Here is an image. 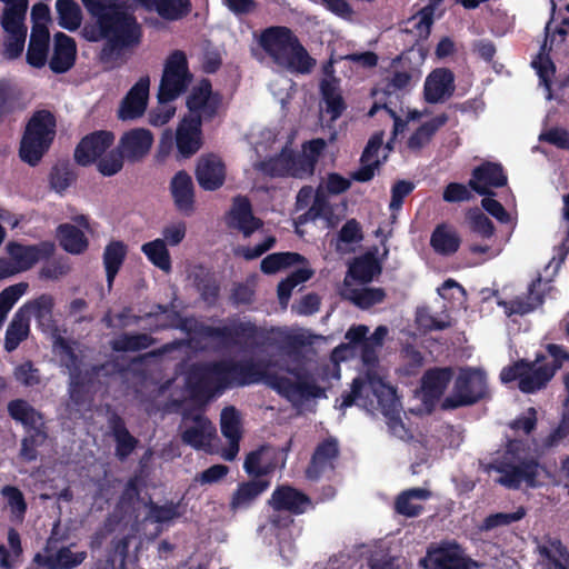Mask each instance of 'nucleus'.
<instances>
[{"instance_id": "f257e3e1", "label": "nucleus", "mask_w": 569, "mask_h": 569, "mask_svg": "<svg viewBox=\"0 0 569 569\" xmlns=\"http://www.w3.org/2000/svg\"><path fill=\"white\" fill-rule=\"evenodd\" d=\"M88 13L96 19V26L84 27L88 41L104 40L99 59L110 68L119 67L124 50L141 43L142 28L137 18L127 11L118 0H81Z\"/></svg>"}, {"instance_id": "f03ea898", "label": "nucleus", "mask_w": 569, "mask_h": 569, "mask_svg": "<svg viewBox=\"0 0 569 569\" xmlns=\"http://www.w3.org/2000/svg\"><path fill=\"white\" fill-rule=\"evenodd\" d=\"M550 362H546L547 356L537 352L532 361L519 360L512 366L503 368L500 372L502 382L518 381V388L523 393H536L545 389L556 373L569 361V351L562 345L548 343L545 347Z\"/></svg>"}, {"instance_id": "7ed1b4c3", "label": "nucleus", "mask_w": 569, "mask_h": 569, "mask_svg": "<svg viewBox=\"0 0 569 569\" xmlns=\"http://www.w3.org/2000/svg\"><path fill=\"white\" fill-rule=\"evenodd\" d=\"M248 359L214 361L192 371L189 390L193 399L208 400L214 389L256 385Z\"/></svg>"}, {"instance_id": "20e7f679", "label": "nucleus", "mask_w": 569, "mask_h": 569, "mask_svg": "<svg viewBox=\"0 0 569 569\" xmlns=\"http://www.w3.org/2000/svg\"><path fill=\"white\" fill-rule=\"evenodd\" d=\"M259 44L272 61L291 72L308 74L316 66L313 59L298 37L288 27L273 26L264 29Z\"/></svg>"}, {"instance_id": "39448f33", "label": "nucleus", "mask_w": 569, "mask_h": 569, "mask_svg": "<svg viewBox=\"0 0 569 569\" xmlns=\"http://www.w3.org/2000/svg\"><path fill=\"white\" fill-rule=\"evenodd\" d=\"M57 132V119L47 109L37 110L28 120L19 148L20 159L37 166L50 149Z\"/></svg>"}, {"instance_id": "423d86ee", "label": "nucleus", "mask_w": 569, "mask_h": 569, "mask_svg": "<svg viewBox=\"0 0 569 569\" xmlns=\"http://www.w3.org/2000/svg\"><path fill=\"white\" fill-rule=\"evenodd\" d=\"M248 361L253 366L251 372L254 383L263 382L289 401H295L297 398H320L325 395L323 389L316 382H293L290 378L271 371V368L277 366V362L271 359L261 358L254 360L253 358H248Z\"/></svg>"}, {"instance_id": "0eeeda50", "label": "nucleus", "mask_w": 569, "mask_h": 569, "mask_svg": "<svg viewBox=\"0 0 569 569\" xmlns=\"http://www.w3.org/2000/svg\"><path fill=\"white\" fill-rule=\"evenodd\" d=\"M192 81L188 59L183 51H172L164 63L158 90V101L161 104L171 102L184 93Z\"/></svg>"}, {"instance_id": "6e6552de", "label": "nucleus", "mask_w": 569, "mask_h": 569, "mask_svg": "<svg viewBox=\"0 0 569 569\" xmlns=\"http://www.w3.org/2000/svg\"><path fill=\"white\" fill-rule=\"evenodd\" d=\"M543 470L535 457H515L510 462L500 461V485L510 489H519L522 485L538 488L542 485L539 478Z\"/></svg>"}, {"instance_id": "1a4fd4ad", "label": "nucleus", "mask_w": 569, "mask_h": 569, "mask_svg": "<svg viewBox=\"0 0 569 569\" xmlns=\"http://www.w3.org/2000/svg\"><path fill=\"white\" fill-rule=\"evenodd\" d=\"M485 373L479 369H462L455 382L453 393L443 401L446 409H456L479 401L486 393Z\"/></svg>"}, {"instance_id": "9d476101", "label": "nucleus", "mask_w": 569, "mask_h": 569, "mask_svg": "<svg viewBox=\"0 0 569 569\" xmlns=\"http://www.w3.org/2000/svg\"><path fill=\"white\" fill-rule=\"evenodd\" d=\"M221 103V93L212 90L209 79H202L187 97L186 106L190 111L187 118H199L202 123L210 122L218 116Z\"/></svg>"}, {"instance_id": "9b49d317", "label": "nucleus", "mask_w": 569, "mask_h": 569, "mask_svg": "<svg viewBox=\"0 0 569 569\" xmlns=\"http://www.w3.org/2000/svg\"><path fill=\"white\" fill-rule=\"evenodd\" d=\"M114 140V133L109 130H96L86 134L74 148V162L81 167L92 166L112 147Z\"/></svg>"}, {"instance_id": "f8f14e48", "label": "nucleus", "mask_w": 569, "mask_h": 569, "mask_svg": "<svg viewBox=\"0 0 569 569\" xmlns=\"http://www.w3.org/2000/svg\"><path fill=\"white\" fill-rule=\"evenodd\" d=\"M6 250L20 273L30 270L40 260H49L54 254L56 244L49 240L36 244L10 241L7 243Z\"/></svg>"}, {"instance_id": "ddd939ff", "label": "nucleus", "mask_w": 569, "mask_h": 569, "mask_svg": "<svg viewBox=\"0 0 569 569\" xmlns=\"http://www.w3.org/2000/svg\"><path fill=\"white\" fill-rule=\"evenodd\" d=\"M200 333L207 338L219 339L227 346H241L256 339L258 328L250 321L230 320L222 327L202 326Z\"/></svg>"}, {"instance_id": "4468645a", "label": "nucleus", "mask_w": 569, "mask_h": 569, "mask_svg": "<svg viewBox=\"0 0 569 569\" xmlns=\"http://www.w3.org/2000/svg\"><path fill=\"white\" fill-rule=\"evenodd\" d=\"M182 420L186 427L180 437L184 445L196 450L210 445V441L216 436V428L208 417L201 412L191 415L186 411L182 415Z\"/></svg>"}, {"instance_id": "2eb2a0df", "label": "nucleus", "mask_w": 569, "mask_h": 569, "mask_svg": "<svg viewBox=\"0 0 569 569\" xmlns=\"http://www.w3.org/2000/svg\"><path fill=\"white\" fill-rule=\"evenodd\" d=\"M421 565L426 569H472L478 566L475 560L466 557L458 546L428 550Z\"/></svg>"}, {"instance_id": "dca6fc26", "label": "nucleus", "mask_w": 569, "mask_h": 569, "mask_svg": "<svg viewBox=\"0 0 569 569\" xmlns=\"http://www.w3.org/2000/svg\"><path fill=\"white\" fill-rule=\"evenodd\" d=\"M542 277L538 274L528 284L527 293L523 296H517L509 301L500 300V307H503L507 317L512 316H526L541 309L546 301V293L539 291L541 286Z\"/></svg>"}, {"instance_id": "f3484780", "label": "nucleus", "mask_w": 569, "mask_h": 569, "mask_svg": "<svg viewBox=\"0 0 569 569\" xmlns=\"http://www.w3.org/2000/svg\"><path fill=\"white\" fill-rule=\"evenodd\" d=\"M194 176L201 189L216 191L226 181V166L220 157L213 153L203 154L197 161Z\"/></svg>"}, {"instance_id": "a211bd4d", "label": "nucleus", "mask_w": 569, "mask_h": 569, "mask_svg": "<svg viewBox=\"0 0 569 569\" xmlns=\"http://www.w3.org/2000/svg\"><path fill=\"white\" fill-rule=\"evenodd\" d=\"M150 78L141 77L127 92L120 103L118 118L121 120H133L140 118L148 104Z\"/></svg>"}, {"instance_id": "6ab92c4d", "label": "nucleus", "mask_w": 569, "mask_h": 569, "mask_svg": "<svg viewBox=\"0 0 569 569\" xmlns=\"http://www.w3.org/2000/svg\"><path fill=\"white\" fill-rule=\"evenodd\" d=\"M170 194L176 209L184 216H190L196 209V190L191 176L186 170H179L169 183Z\"/></svg>"}, {"instance_id": "aec40b11", "label": "nucleus", "mask_w": 569, "mask_h": 569, "mask_svg": "<svg viewBox=\"0 0 569 569\" xmlns=\"http://www.w3.org/2000/svg\"><path fill=\"white\" fill-rule=\"evenodd\" d=\"M274 511H288L291 515H302L311 505V499L305 492L289 486H278L269 500Z\"/></svg>"}, {"instance_id": "412c9836", "label": "nucleus", "mask_w": 569, "mask_h": 569, "mask_svg": "<svg viewBox=\"0 0 569 569\" xmlns=\"http://www.w3.org/2000/svg\"><path fill=\"white\" fill-rule=\"evenodd\" d=\"M338 440L328 437L317 445L306 469V477L316 481L320 479L328 468H333V461L339 457Z\"/></svg>"}, {"instance_id": "4be33fe9", "label": "nucleus", "mask_w": 569, "mask_h": 569, "mask_svg": "<svg viewBox=\"0 0 569 569\" xmlns=\"http://www.w3.org/2000/svg\"><path fill=\"white\" fill-rule=\"evenodd\" d=\"M228 226L239 230L244 238L261 229L263 221L254 217L251 202L247 197L238 196L233 199L232 208L229 211Z\"/></svg>"}, {"instance_id": "5701e85b", "label": "nucleus", "mask_w": 569, "mask_h": 569, "mask_svg": "<svg viewBox=\"0 0 569 569\" xmlns=\"http://www.w3.org/2000/svg\"><path fill=\"white\" fill-rule=\"evenodd\" d=\"M277 468V450L271 445H261L247 453L244 472L252 479H266Z\"/></svg>"}, {"instance_id": "b1692460", "label": "nucleus", "mask_w": 569, "mask_h": 569, "mask_svg": "<svg viewBox=\"0 0 569 569\" xmlns=\"http://www.w3.org/2000/svg\"><path fill=\"white\" fill-rule=\"evenodd\" d=\"M152 142L153 136L150 130L134 128L121 136L118 147L129 162H137L149 153Z\"/></svg>"}, {"instance_id": "393cba45", "label": "nucleus", "mask_w": 569, "mask_h": 569, "mask_svg": "<svg viewBox=\"0 0 569 569\" xmlns=\"http://www.w3.org/2000/svg\"><path fill=\"white\" fill-rule=\"evenodd\" d=\"M77 43L74 39L63 32L53 36V51L49 61V68L53 73L68 72L76 63Z\"/></svg>"}, {"instance_id": "a878e982", "label": "nucleus", "mask_w": 569, "mask_h": 569, "mask_svg": "<svg viewBox=\"0 0 569 569\" xmlns=\"http://www.w3.org/2000/svg\"><path fill=\"white\" fill-rule=\"evenodd\" d=\"M271 482L269 479H252L239 482L232 492L229 501V510L233 513L248 510L258 498L269 489Z\"/></svg>"}, {"instance_id": "bb28decb", "label": "nucleus", "mask_w": 569, "mask_h": 569, "mask_svg": "<svg viewBox=\"0 0 569 569\" xmlns=\"http://www.w3.org/2000/svg\"><path fill=\"white\" fill-rule=\"evenodd\" d=\"M108 428L114 440V456L123 462L137 449L139 440L130 433L124 419L117 412H111L107 419Z\"/></svg>"}, {"instance_id": "cd10ccee", "label": "nucleus", "mask_w": 569, "mask_h": 569, "mask_svg": "<svg viewBox=\"0 0 569 569\" xmlns=\"http://www.w3.org/2000/svg\"><path fill=\"white\" fill-rule=\"evenodd\" d=\"M202 122L199 118H183L177 128L176 144L183 158L197 153L202 146Z\"/></svg>"}, {"instance_id": "c85d7f7f", "label": "nucleus", "mask_w": 569, "mask_h": 569, "mask_svg": "<svg viewBox=\"0 0 569 569\" xmlns=\"http://www.w3.org/2000/svg\"><path fill=\"white\" fill-rule=\"evenodd\" d=\"M455 90L453 72L447 68L433 70L425 82V99L429 103H438L450 97Z\"/></svg>"}, {"instance_id": "c756f323", "label": "nucleus", "mask_w": 569, "mask_h": 569, "mask_svg": "<svg viewBox=\"0 0 569 569\" xmlns=\"http://www.w3.org/2000/svg\"><path fill=\"white\" fill-rule=\"evenodd\" d=\"M50 32L46 23L34 22L31 28L27 50V62L33 68H42L48 59Z\"/></svg>"}, {"instance_id": "7c9ffc66", "label": "nucleus", "mask_w": 569, "mask_h": 569, "mask_svg": "<svg viewBox=\"0 0 569 569\" xmlns=\"http://www.w3.org/2000/svg\"><path fill=\"white\" fill-rule=\"evenodd\" d=\"M371 388L381 412L389 419L390 427L395 428L396 425L403 427L399 410L400 402L397 398L396 389L392 386L383 383L381 380L371 382Z\"/></svg>"}, {"instance_id": "2f4dec72", "label": "nucleus", "mask_w": 569, "mask_h": 569, "mask_svg": "<svg viewBox=\"0 0 569 569\" xmlns=\"http://www.w3.org/2000/svg\"><path fill=\"white\" fill-rule=\"evenodd\" d=\"M86 559V551L72 552L69 547H61L53 555L37 553L33 561L47 569H73Z\"/></svg>"}, {"instance_id": "473e14b6", "label": "nucleus", "mask_w": 569, "mask_h": 569, "mask_svg": "<svg viewBox=\"0 0 569 569\" xmlns=\"http://www.w3.org/2000/svg\"><path fill=\"white\" fill-rule=\"evenodd\" d=\"M453 377V370L450 367H435L428 369L421 378V389L423 393L432 399H439Z\"/></svg>"}, {"instance_id": "72a5a7b5", "label": "nucleus", "mask_w": 569, "mask_h": 569, "mask_svg": "<svg viewBox=\"0 0 569 569\" xmlns=\"http://www.w3.org/2000/svg\"><path fill=\"white\" fill-rule=\"evenodd\" d=\"M30 333V319L27 315V308L20 307L13 315L4 336V350L14 351L19 345L24 341Z\"/></svg>"}, {"instance_id": "f704fd0d", "label": "nucleus", "mask_w": 569, "mask_h": 569, "mask_svg": "<svg viewBox=\"0 0 569 569\" xmlns=\"http://www.w3.org/2000/svg\"><path fill=\"white\" fill-rule=\"evenodd\" d=\"M7 409L10 418L20 422L26 430L44 427L43 415L24 399L9 401Z\"/></svg>"}, {"instance_id": "c9c22d12", "label": "nucleus", "mask_w": 569, "mask_h": 569, "mask_svg": "<svg viewBox=\"0 0 569 569\" xmlns=\"http://www.w3.org/2000/svg\"><path fill=\"white\" fill-rule=\"evenodd\" d=\"M144 9L156 11L167 21H178L186 18L192 10L191 0H149Z\"/></svg>"}, {"instance_id": "e433bc0d", "label": "nucleus", "mask_w": 569, "mask_h": 569, "mask_svg": "<svg viewBox=\"0 0 569 569\" xmlns=\"http://www.w3.org/2000/svg\"><path fill=\"white\" fill-rule=\"evenodd\" d=\"M57 238L60 247L71 254H81L89 247V241L83 231L71 223L59 224L57 227Z\"/></svg>"}, {"instance_id": "4c0bfd02", "label": "nucleus", "mask_w": 569, "mask_h": 569, "mask_svg": "<svg viewBox=\"0 0 569 569\" xmlns=\"http://www.w3.org/2000/svg\"><path fill=\"white\" fill-rule=\"evenodd\" d=\"M468 186L480 196L491 194L490 188L498 187V163L486 162L476 167Z\"/></svg>"}, {"instance_id": "58836bf2", "label": "nucleus", "mask_w": 569, "mask_h": 569, "mask_svg": "<svg viewBox=\"0 0 569 569\" xmlns=\"http://www.w3.org/2000/svg\"><path fill=\"white\" fill-rule=\"evenodd\" d=\"M126 256L127 246L120 240H112L104 248L102 258L109 290L112 289L113 281L124 262Z\"/></svg>"}, {"instance_id": "ea45409f", "label": "nucleus", "mask_w": 569, "mask_h": 569, "mask_svg": "<svg viewBox=\"0 0 569 569\" xmlns=\"http://www.w3.org/2000/svg\"><path fill=\"white\" fill-rule=\"evenodd\" d=\"M193 286L207 305H216L220 293V284L213 272L202 266L196 267L193 271Z\"/></svg>"}, {"instance_id": "a19ab883", "label": "nucleus", "mask_w": 569, "mask_h": 569, "mask_svg": "<svg viewBox=\"0 0 569 569\" xmlns=\"http://www.w3.org/2000/svg\"><path fill=\"white\" fill-rule=\"evenodd\" d=\"M319 88L326 104V112L330 116L331 120H337L347 109L346 101L339 90V79H322Z\"/></svg>"}, {"instance_id": "79ce46f5", "label": "nucleus", "mask_w": 569, "mask_h": 569, "mask_svg": "<svg viewBox=\"0 0 569 569\" xmlns=\"http://www.w3.org/2000/svg\"><path fill=\"white\" fill-rule=\"evenodd\" d=\"M430 491L425 488H411L402 491L395 500V511L407 518L418 517L423 511V506L413 500H426Z\"/></svg>"}, {"instance_id": "37998d69", "label": "nucleus", "mask_w": 569, "mask_h": 569, "mask_svg": "<svg viewBox=\"0 0 569 569\" xmlns=\"http://www.w3.org/2000/svg\"><path fill=\"white\" fill-rule=\"evenodd\" d=\"M448 121L447 114L442 113L436 116L429 121L423 122L419 126L412 134L409 137L407 141V146L411 151H420L425 146H427L435 133L443 127Z\"/></svg>"}, {"instance_id": "c03bdc74", "label": "nucleus", "mask_w": 569, "mask_h": 569, "mask_svg": "<svg viewBox=\"0 0 569 569\" xmlns=\"http://www.w3.org/2000/svg\"><path fill=\"white\" fill-rule=\"evenodd\" d=\"M430 244L437 253L450 256L458 251L460 238L446 224H439L431 233Z\"/></svg>"}, {"instance_id": "a18cd8bd", "label": "nucleus", "mask_w": 569, "mask_h": 569, "mask_svg": "<svg viewBox=\"0 0 569 569\" xmlns=\"http://www.w3.org/2000/svg\"><path fill=\"white\" fill-rule=\"evenodd\" d=\"M156 343V339L142 332L121 333L111 341V348L116 352H136L148 349Z\"/></svg>"}, {"instance_id": "49530a36", "label": "nucleus", "mask_w": 569, "mask_h": 569, "mask_svg": "<svg viewBox=\"0 0 569 569\" xmlns=\"http://www.w3.org/2000/svg\"><path fill=\"white\" fill-rule=\"evenodd\" d=\"M56 10L61 28L76 31L81 26L83 16L80 6L74 0H57Z\"/></svg>"}, {"instance_id": "de8ad7c7", "label": "nucleus", "mask_w": 569, "mask_h": 569, "mask_svg": "<svg viewBox=\"0 0 569 569\" xmlns=\"http://www.w3.org/2000/svg\"><path fill=\"white\" fill-rule=\"evenodd\" d=\"M388 332L389 330L386 326H378L371 336H366L360 349V357L366 366L373 367L378 363V351L382 348Z\"/></svg>"}, {"instance_id": "09e8293b", "label": "nucleus", "mask_w": 569, "mask_h": 569, "mask_svg": "<svg viewBox=\"0 0 569 569\" xmlns=\"http://www.w3.org/2000/svg\"><path fill=\"white\" fill-rule=\"evenodd\" d=\"M141 251L153 266L164 272L171 271V257L164 240L156 239L150 242H146L142 244Z\"/></svg>"}, {"instance_id": "8fccbe9b", "label": "nucleus", "mask_w": 569, "mask_h": 569, "mask_svg": "<svg viewBox=\"0 0 569 569\" xmlns=\"http://www.w3.org/2000/svg\"><path fill=\"white\" fill-rule=\"evenodd\" d=\"M292 163V157L289 154V148L284 147L282 150L259 163V170L269 177H290V166Z\"/></svg>"}, {"instance_id": "3c124183", "label": "nucleus", "mask_w": 569, "mask_h": 569, "mask_svg": "<svg viewBox=\"0 0 569 569\" xmlns=\"http://www.w3.org/2000/svg\"><path fill=\"white\" fill-rule=\"evenodd\" d=\"M144 486V479L140 473L131 476L120 495L117 509L123 513L132 511L134 502L140 500L141 490Z\"/></svg>"}, {"instance_id": "603ef678", "label": "nucleus", "mask_w": 569, "mask_h": 569, "mask_svg": "<svg viewBox=\"0 0 569 569\" xmlns=\"http://www.w3.org/2000/svg\"><path fill=\"white\" fill-rule=\"evenodd\" d=\"M428 3L419 9L411 18L408 23L412 24V28L418 32L419 37L427 38L430 34L431 27L433 24L435 11L443 0H427Z\"/></svg>"}, {"instance_id": "864d4df0", "label": "nucleus", "mask_w": 569, "mask_h": 569, "mask_svg": "<svg viewBox=\"0 0 569 569\" xmlns=\"http://www.w3.org/2000/svg\"><path fill=\"white\" fill-rule=\"evenodd\" d=\"M21 307L27 308V315L29 316V319H31V316H33L39 325H43L44 322L52 320L54 300L52 296L44 293L31 301L26 302Z\"/></svg>"}, {"instance_id": "5fc2aeb1", "label": "nucleus", "mask_w": 569, "mask_h": 569, "mask_svg": "<svg viewBox=\"0 0 569 569\" xmlns=\"http://www.w3.org/2000/svg\"><path fill=\"white\" fill-rule=\"evenodd\" d=\"M159 315H166V322L158 326V329H180L187 330V319L179 311L172 309L171 305L156 303L152 310L146 313V318H156Z\"/></svg>"}, {"instance_id": "6e6d98bb", "label": "nucleus", "mask_w": 569, "mask_h": 569, "mask_svg": "<svg viewBox=\"0 0 569 569\" xmlns=\"http://www.w3.org/2000/svg\"><path fill=\"white\" fill-rule=\"evenodd\" d=\"M27 9L28 6H26V3H22V7L21 4H18L6 8L1 17V26L3 30L9 34L19 32L27 33V27L23 23Z\"/></svg>"}, {"instance_id": "4d7b16f0", "label": "nucleus", "mask_w": 569, "mask_h": 569, "mask_svg": "<svg viewBox=\"0 0 569 569\" xmlns=\"http://www.w3.org/2000/svg\"><path fill=\"white\" fill-rule=\"evenodd\" d=\"M27 436L21 441L20 448V457L27 461L31 462L37 460L38 450L37 448L41 446L46 438L47 432L44 431V427L34 428L31 430H26Z\"/></svg>"}, {"instance_id": "13d9d810", "label": "nucleus", "mask_w": 569, "mask_h": 569, "mask_svg": "<svg viewBox=\"0 0 569 569\" xmlns=\"http://www.w3.org/2000/svg\"><path fill=\"white\" fill-rule=\"evenodd\" d=\"M124 159V154L117 146L101 156L93 164H96L98 172L103 177H113L122 170Z\"/></svg>"}, {"instance_id": "bf43d9fd", "label": "nucleus", "mask_w": 569, "mask_h": 569, "mask_svg": "<svg viewBox=\"0 0 569 569\" xmlns=\"http://www.w3.org/2000/svg\"><path fill=\"white\" fill-rule=\"evenodd\" d=\"M220 430L224 438H241V417L233 406L224 407L220 415Z\"/></svg>"}, {"instance_id": "052dcab7", "label": "nucleus", "mask_w": 569, "mask_h": 569, "mask_svg": "<svg viewBox=\"0 0 569 569\" xmlns=\"http://www.w3.org/2000/svg\"><path fill=\"white\" fill-rule=\"evenodd\" d=\"M386 296V291L382 288L367 287L353 289L350 299L357 307L369 309L372 306L381 303Z\"/></svg>"}, {"instance_id": "680f3d73", "label": "nucleus", "mask_w": 569, "mask_h": 569, "mask_svg": "<svg viewBox=\"0 0 569 569\" xmlns=\"http://www.w3.org/2000/svg\"><path fill=\"white\" fill-rule=\"evenodd\" d=\"M381 271L378 261L373 258H361L351 264L349 272L351 277L361 282H370Z\"/></svg>"}, {"instance_id": "e2e57ef3", "label": "nucleus", "mask_w": 569, "mask_h": 569, "mask_svg": "<svg viewBox=\"0 0 569 569\" xmlns=\"http://www.w3.org/2000/svg\"><path fill=\"white\" fill-rule=\"evenodd\" d=\"M144 506L149 509L146 519L151 522L164 523L179 517L178 506L173 502L159 506L150 498Z\"/></svg>"}, {"instance_id": "0e129e2a", "label": "nucleus", "mask_w": 569, "mask_h": 569, "mask_svg": "<svg viewBox=\"0 0 569 569\" xmlns=\"http://www.w3.org/2000/svg\"><path fill=\"white\" fill-rule=\"evenodd\" d=\"M27 282H19L4 288L0 292V315L7 318L9 311L28 290Z\"/></svg>"}, {"instance_id": "69168bd1", "label": "nucleus", "mask_w": 569, "mask_h": 569, "mask_svg": "<svg viewBox=\"0 0 569 569\" xmlns=\"http://www.w3.org/2000/svg\"><path fill=\"white\" fill-rule=\"evenodd\" d=\"M13 378L23 387H34L40 383V371L31 360L18 365L13 369Z\"/></svg>"}, {"instance_id": "338daca9", "label": "nucleus", "mask_w": 569, "mask_h": 569, "mask_svg": "<svg viewBox=\"0 0 569 569\" xmlns=\"http://www.w3.org/2000/svg\"><path fill=\"white\" fill-rule=\"evenodd\" d=\"M467 218L473 232L482 237L492 236L495 230L493 223L479 208L470 209Z\"/></svg>"}, {"instance_id": "774afa93", "label": "nucleus", "mask_w": 569, "mask_h": 569, "mask_svg": "<svg viewBox=\"0 0 569 569\" xmlns=\"http://www.w3.org/2000/svg\"><path fill=\"white\" fill-rule=\"evenodd\" d=\"M569 436V409L562 413L559 425L542 440V447L550 449L557 447Z\"/></svg>"}]
</instances>
